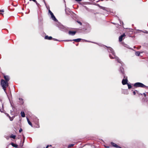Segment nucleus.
I'll return each mask as SVG.
<instances>
[{"label": "nucleus", "instance_id": "10", "mask_svg": "<svg viewBox=\"0 0 148 148\" xmlns=\"http://www.w3.org/2000/svg\"><path fill=\"white\" fill-rule=\"evenodd\" d=\"M76 33V31H69V34L72 36L74 35Z\"/></svg>", "mask_w": 148, "mask_h": 148}, {"label": "nucleus", "instance_id": "29", "mask_svg": "<svg viewBox=\"0 0 148 148\" xmlns=\"http://www.w3.org/2000/svg\"><path fill=\"white\" fill-rule=\"evenodd\" d=\"M75 1H82V0H75Z\"/></svg>", "mask_w": 148, "mask_h": 148}, {"label": "nucleus", "instance_id": "25", "mask_svg": "<svg viewBox=\"0 0 148 148\" xmlns=\"http://www.w3.org/2000/svg\"><path fill=\"white\" fill-rule=\"evenodd\" d=\"M30 1H33L34 2H36V0H29Z\"/></svg>", "mask_w": 148, "mask_h": 148}, {"label": "nucleus", "instance_id": "5", "mask_svg": "<svg viewBox=\"0 0 148 148\" xmlns=\"http://www.w3.org/2000/svg\"><path fill=\"white\" fill-rule=\"evenodd\" d=\"M97 5L100 8L106 11L107 12H109L110 11V9L109 8H106L105 7H102L100 6L99 4H97Z\"/></svg>", "mask_w": 148, "mask_h": 148}, {"label": "nucleus", "instance_id": "21", "mask_svg": "<svg viewBox=\"0 0 148 148\" xmlns=\"http://www.w3.org/2000/svg\"><path fill=\"white\" fill-rule=\"evenodd\" d=\"M77 22L79 23L80 25H82V23H81V22L80 21H77Z\"/></svg>", "mask_w": 148, "mask_h": 148}, {"label": "nucleus", "instance_id": "4", "mask_svg": "<svg viewBox=\"0 0 148 148\" xmlns=\"http://www.w3.org/2000/svg\"><path fill=\"white\" fill-rule=\"evenodd\" d=\"M134 86L136 87H140L148 89V86H146L143 83L140 82H136L135 83Z\"/></svg>", "mask_w": 148, "mask_h": 148}, {"label": "nucleus", "instance_id": "22", "mask_svg": "<svg viewBox=\"0 0 148 148\" xmlns=\"http://www.w3.org/2000/svg\"><path fill=\"white\" fill-rule=\"evenodd\" d=\"M49 12L50 14L53 13L49 10Z\"/></svg>", "mask_w": 148, "mask_h": 148}, {"label": "nucleus", "instance_id": "26", "mask_svg": "<svg viewBox=\"0 0 148 148\" xmlns=\"http://www.w3.org/2000/svg\"><path fill=\"white\" fill-rule=\"evenodd\" d=\"M53 39L54 40H56V41H59L57 39H55V38H53Z\"/></svg>", "mask_w": 148, "mask_h": 148}, {"label": "nucleus", "instance_id": "16", "mask_svg": "<svg viewBox=\"0 0 148 148\" xmlns=\"http://www.w3.org/2000/svg\"><path fill=\"white\" fill-rule=\"evenodd\" d=\"M16 136L12 134L10 137V138H12L14 139H15L16 138Z\"/></svg>", "mask_w": 148, "mask_h": 148}, {"label": "nucleus", "instance_id": "6", "mask_svg": "<svg viewBox=\"0 0 148 148\" xmlns=\"http://www.w3.org/2000/svg\"><path fill=\"white\" fill-rule=\"evenodd\" d=\"M81 40L82 39L81 38H77L76 39H73L72 40H64V41H74L77 42H80Z\"/></svg>", "mask_w": 148, "mask_h": 148}, {"label": "nucleus", "instance_id": "19", "mask_svg": "<svg viewBox=\"0 0 148 148\" xmlns=\"http://www.w3.org/2000/svg\"><path fill=\"white\" fill-rule=\"evenodd\" d=\"M127 85L129 89H130L132 88V86L130 84H127Z\"/></svg>", "mask_w": 148, "mask_h": 148}, {"label": "nucleus", "instance_id": "12", "mask_svg": "<svg viewBox=\"0 0 148 148\" xmlns=\"http://www.w3.org/2000/svg\"><path fill=\"white\" fill-rule=\"evenodd\" d=\"M45 38L46 39L51 40L52 39V38L51 36H45Z\"/></svg>", "mask_w": 148, "mask_h": 148}, {"label": "nucleus", "instance_id": "20", "mask_svg": "<svg viewBox=\"0 0 148 148\" xmlns=\"http://www.w3.org/2000/svg\"><path fill=\"white\" fill-rule=\"evenodd\" d=\"M74 145V144H70V145H68V147H73Z\"/></svg>", "mask_w": 148, "mask_h": 148}, {"label": "nucleus", "instance_id": "8", "mask_svg": "<svg viewBox=\"0 0 148 148\" xmlns=\"http://www.w3.org/2000/svg\"><path fill=\"white\" fill-rule=\"evenodd\" d=\"M125 36V35L124 34L120 36L119 37V42L122 41L123 39V38Z\"/></svg>", "mask_w": 148, "mask_h": 148}, {"label": "nucleus", "instance_id": "14", "mask_svg": "<svg viewBox=\"0 0 148 148\" xmlns=\"http://www.w3.org/2000/svg\"><path fill=\"white\" fill-rule=\"evenodd\" d=\"M21 116L23 117H24L25 116V114L24 113V112H23L21 111Z\"/></svg>", "mask_w": 148, "mask_h": 148}, {"label": "nucleus", "instance_id": "34", "mask_svg": "<svg viewBox=\"0 0 148 148\" xmlns=\"http://www.w3.org/2000/svg\"><path fill=\"white\" fill-rule=\"evenodd\" d=\"M85 41H86V42H90V41H87V40H85Z\"/></svg>", "mask_w": 148, "mask_h": 148}, {"label": "nucleus", "instance_id": "35", "mask_svg": "<svg viewBox=\"0 0 148 148\" xmlns=\"http://www.w3.org/2000/svg\"><path fill=\"white\" fill-rule=\"evenodd\" d=\"M23 138H24H24H25V137H24V136H23Z\"/></svg>", "mask_w": 148, "mask_h": 148}, {"label": "nucleus", "instance_id": "18", "mask_svg": "<svg viewBox=\"0 0 148 148\" xmlns=\"http://www.w3.org/2000/svg\"><path fill=\"white\" fill-rule=\"evenodd\" d=\"M4 12V10H0V14H1L3 16V14L2 13V12Z\"/></svg>", "mask_w": 148, "mask_h": 148}, {"label": "nucleus", "instance_id": "33", "mask_svg": "<svg viewBox=\"0 0 148 148\" xmlns=\"http://www.w3.org/2000/svg\"><path fill=\"white\" fill-rule=\"evenodd\" d=\"M43 2H44L45 3V0H43Z\"/></svg>", "mask_w": 148, "mask_h": 148}, {"label": "nucleus", "instance_id": "37", "mask_svg": "<svg viewBox=\"0 0 148 148\" xmlns=\"http://www.w3.org/2000/svg\"><path fill=\"white\" fill-rule=\"evenodd\" d=\"M106 47H107V48L108 47H107V46H106Z\"/></svg>", "mask_w": 148, "mask_h": 148}, {"label": "nucleus", "instance_id": "32", "mask_svg": "<svg viewBox=\"0 0 148 148\" xmlns=\"http://www.w3.org/2000/svg\"><path fill=\"white\" fill-rule=\"evenodd\" d=\"M7 116H8V117H10V116L8 114H7Z\"/></svg>", "mask_w": 148, "mask_h": 148}, {"label": "nucleus", "instance_id": "23", "mask_svg": "<svg viewBox=\"0 0 148 148\" xmlns=\"http://www.w3.org/2000/svg\"><path fill=\"white\" fill-rule=\"evenodd\" d=\"M22 129L21 128H20L19 130V132H21L22 131Z\"/></svg>", "mask_w": 148, "mask_h": 148}, {"label": "nucleus", "instance_id": "15", "mask_svg": "<svg viewBox=\"0 0 148 148\" xmlns=\"http://www.w3.org/2000/svg\"><path fill=\"white\" fill-rule=\"evenodd\" d=\"M11 145L13 147H15L16 148L17 147H18V145H17L14 144L13 143H11Z\"/></svg>", "mask_w": 148, "mask_h": 148}, {"label": "nucleus", "instance_id": "30", "mask_svg": "<svg viewBox=\"0 0 148 148\" xmlns=\"http://www.w3.org/2000/svg\"><path fill=\"white\" fill-rule=\"evenodd\" d=\"M145 97H146V95L145 93H143Z\"/></svg>", "mask_w": 148, "mask_h": 148}, {"label": "nucleus", "instance_id": "28", "mask_svg": "<svg viewBox=\"0 0 148 148\" xmlns=\"http://www.w3.org/2000/svg\"><path fill=\"white\" fill-rule=\"evenodd\" d=\"M50 147L51 146V145H50V146H49V145H47V146L46 147V148H48V147H50Z\"/></svg>", "mask_w": 148, "mask_h": 148}, {"label": "nucleus", "instance_id": "38", "mask_svg": "<svg viewBox=\"0 0 148 148\" xmlns=\"http://www.w3.org/2000/svg\"><path fill=\"white\" fill-rule=\"evenodd\" d=\"M106 47H107V48L108 47H107V46H106Z\"/></svg>", "mask_w": 148, "mask_h": 148}, {"label": "nucleus", "instance_id": "24", "mask_svg": "<svg viewBox=\"0 0 148 148\" xmlns=\"http://www.w3.org/2000/svg\"><path fill=\"white\" fill-rule=\"evenodd\" d=\"M10 119V120L11 121H12L13 120V119L12 118H11L10 116V117H9Z\"/></svg>", "mask_w": 148, "mask_h": 148}, {"label": "nucleus", "instance_id": "1", "mask_svg": "<svg viewBox=\"0 0 148 148\" xmlns=\"http://www.w3.org/2000/svg\"><path fill=\"white\" fill-rule=\"evenodd\" d=\"M108 52L111 53L112 55V56H111V54H110L109 56L110 58L111 59H115L118 62L121 63V65L122 66L123 63L120 60V59L118 57L116 56L115 53L113 49L110 47H108Z\"/></svg>", "mask_w": 148, "mask_h": 148}, {"label": "nucleus", "instance_id": "27", "mask_svg": "<svg viewBox=\"0 0 148 148\" xmlns=\"http://www.w3.org/2000/svg\"><path fill=\"white\" fill-rule=\"evenodd\" d=\"M133 94H134V95H135L136 94V92L135 91H134L133 92Z\"/></svg>", "mask_w": 148, "mask_h": 148}, {"label": "nucleus", "instance_id": "3", "mask_svg": "<svg viewBox=\"0 0 148 148\" xmlns=\"http://www.w3.org/2000/svg\"><path fill=\"white\" fill-rule=\"evenodd\" d=\"M1 84L5 92L7 94L6 88L8 86V82L5 81L3 79H1Z\"/></svg>", "mask_w": 148, "mask_h": 148}, {"label": "nucleus", "instance_id": "13", "mask_svg": "<svg viewBox=\"0 0 148 148\" xmlns=\"http://www.w3.org/2000/svg\"><path fill=\"white\" fill-rule=\"evenodd\" d=\"M27 122L28 123V124L30 125L32 127H33V125H32V123L30 122V121L29 119L28 118H27Z\"/></svg>", "mask_w": 148, "mask_h": 148}, {"label": "nucleus", "instance_id": "11", "mask_svg": "<svg viewBox=\"0 0 148 148\" xmlns=\"http://www.w3.org/2000/svg\"><path fill=\"white\" fill-rule=\"evenodd\" d=\"M4 78L5 80V81H6L8 82L9 80V78L8 76L4 75Z\"/></svg>", "mask_w": 148, "mask_h": 148}, {"label": "nucleus", "instance_id": "9", "mask_svg": "<svg viewBox=\"0 0 148 148\" xmlns=\"http://www.w3.org/2000/svg\"><path fill=\"white\" fill-rule=\"evenodd\" d=\"M51 18L53 20L55 21H58L57 20L55 17V16L52 13L51 14Z\"/></svg>", "mask_w": 148, "mask_h": 148}, {"label": "nucleus", "instance_id": "31", "mask_svg": "<svg viewBox=\"0 0 148 148\" xmlns=\"http://www.w3.org/2000/svg\"><path fill=\"white\" fill-rule=\"evenodd\" d=\"M35 3H36V4L37 5H39V4L38 3H37V1H36V2H35Z\"/></svg>", "mask_w": 148, "mask_h": 148}, {"label": "nucleus", "instance_id": "2", "mask_svg": "<svg viewBox=\"0 0 148 148\" xmlns=\"http://www.w3.org/2000/svg\"><path fill=\"white\" fill-rule=\"evenodd\" d=\"M119 71L120 73L123 75L124 78H125L124 79H123L122 81V84L123 85L127 84H128L127 77H125V76L123 68L122 67H120L119 70Z\"/></svg>", "mask_w": 148, "mask_h": 148}, {"label": "nucleus", "instance_id": "17", "mask_svg": "<svg viewBox=\"0 0 148 148\" xmlns=\"http://www.w3.org/2000/svg\"><path fill=\"white\" fill-rule=\"evenodd\" d=\"M140 54V53L139 51L136 52L135 53V55L136 56H139Z\"/></svg>", "mask_w": 148, "mask_h": 148}, {"label": "nucleus", "instance_id": "7", "mask_svg": "<svg viewBox=\"0 0 148 148\" xmlns=\"http://www.w3.org/2000/svg\"><path fill=\"white\" fill-rule=\"evenodd\" d=\"M111 144L112 145L113 147H115L118 148H121V147L118 146V145H116V144H115L113 142H111Z\"/></svg>", "mask_w": 148, "mask_h": 148}, {"label": "nucleus", "instance_id": "36", "mask_svg": "<svg viewBox=\"0 0 148 148\" xmlns=\"http://www.w3.org/2000/svg\"><path fill=\"white\" fill-rule=\"evenodd\" d=\"M106 47H107V48L108 47H107V46H106Z\"/></svg>", "mask_w": 148, "mask_h": 148}, {"label": "nucleus", "instance_id": "39", "mask_svg": "<svg viewBox=\"0 0 148 148\" xmlns=\"http://www.w3.org/2000/svg\"><path fill=\"white\" fill-rule=\"evenodd\" d=\"M101 1H102L103 0H101Z\"/></svg>", "mask_w": 148, "mask_h": 148}]
</instances>
